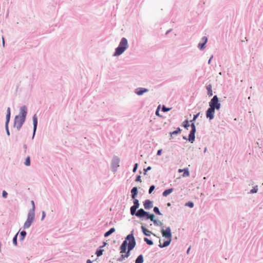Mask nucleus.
<instances>
[{
	"mask_svg": "<svg viewBox=\"0 0 263 263\" xmlns=\"http://www.w3.org/2000/svg\"><path fill=\"white\" fill-rule=\"evenodd\" d=\"M191 250V246L188 248V249L186 250V253L189 254L190 251Z\"/></svg>",
	"mask_w": 263,
	"mask_h": 263,
	"instance_id": "nucleus-55",
	"label": "nucleus"
},
{
	"mask_svg": "<svg viewBox=\"0 0 263 263\" xmlns=\"http://www.w3.org/2000/svg\"><path fill=\"white\" fill-rule=\"evenodd\" d=\"M208 39L206 36H203L201 38V41L198 43V48L200 50H203L205 48V45L206 43L208 42Z\"/></svg>",
	"mask_w": 263,
	"mask_h": 263,
	"instance_id": "nucleus-14",
	"label": "nucleus"
},
{
	"mask_svg": "<svg viewBox=\"0 0 263 263\" xmlns=\"http://www.w3.org/2000/svg\"><path fill=\"white\" fill-rule=\"evenodd\" d=\"M199 115L200 112H198L197 114L194 115L193 119L190 121V122L191 123V130L190 132L188 138H187L186 136H183V140H188L191 143H193L195 140V134L196 132V127L195 124V122L196 119L199 117Z\"/></svg>",
	"mask_w": 263,
	"mask_h": 263,
	"instance_id": "nucleus-2",
	"label": "nucleus"
},
{
	"mask_svg": "<svg viewBox=\"0 0 263 263\" xmlns=\"http://www.w3.org/2000/svg\"><path fill=\"white\" fill-rule=\"evenodd\" d=\"M128 44L126 38L123 37L121 38L120 42L117 47L115 48L114 57H118L121 55L128 48Z\"/></svg>",
	"mask_w": 263,
	"mask_h": 263,
	"instance_id": "nucleus-3",
	"label": "nucleus"
},
{
	"mask_svg": "<svg viewBox=\"0 0 263 263\" xmlns=\"http://www.w3.org/2000/svg\"><path fill=\"white\" fill-rule=\"evenodd\" d=\"M161 232L162 233V236L165 238L172 239V233L171 232V229L170 227H167L164 229L162 228Z\"/></svg>",
	"mask_w": 263,
	"mask_h": 263,
	"instance_id": "nucleus-9",
	"label": "nucleus"
},
{
	"mask_svg": "<svg viewBox=\"0 0 263 263\" xmlns=\"http://www.w3.org/2000/svg\"><path fill=\"white\" fill-rule=\"evenodd\" d=\"M138 163H135L134 165V166H133V172L134 173L136 172V171L138 169Z\"/></svg>",
	"mask_w": 263,
	"mask_h": 263,
	"instance_id": "nucleus-43",
	"label": "nucleus"
},
{
	"mask_svg": "<svg viewBox=\"0 0 263 263\" xmlns=\"http://www.w3.org/2000/svg\"><path fill=\"white\" fill-rule=\"evenodd\" d=\"M5 127L6 132V134L8 136H10V132L9 128V124H5Z\"/></svg>",
	"mask_w": 263,
	"mask_h": 263,
	"instance_id": "nucleus-39",
	"label": "nucleus"
},
{
	"mask_svg": "<svg viewBox=\"0 0 263 263\" xmlns=\"http://www.w3.org/2000/svg\"><path fill=\"white\" fill-rule=\"evenodd\" d=\"M153 211L157 215H162V213L160 212L159 208L157 206L154 207Z\"/></svg>",
	"mask_w": 263,
	"mask_h": 263,
	"instance_id": "nucleus-35",
	"label": "nucleus"
},
{
	"mask_svg": "<svg viewBox=\"0 0 263 263\" xmlns=\"http://www.w3.org/2000/svg\"><path fill=\"white\" fill-rule=\"evenodd\" d=\"M171 107H167L165 105H163V106L161 108V111L163 112H166L171 110Z\"/></svg>",
	"mask_w": 263,
	"mask_h": 263,
	"instance_id": "nucleus-36",
	"label": "nucleus"
},
{
	"mask_svg": "<svg viewBox=\"0 0 263 263\" xmlns=\"http://www.w3.org/2000/svg\"><path fill=\"white\" fill-rule=\"evenodd\" d=\"M162 149H159L157 151V156H160L161 154H162Z\"/></svg>",
	"mask_w": 263,
	"mask_h": 263,
	"instance_id": "nucleus-49",
	"label": "nucleus"
},
{
	"mask_svg": "<svg viewBox=\"0 0 263 263\" xmlns=\"http://www.w3.org/2000/svg\"><path fill=\"white\" fill-rule=\"evenodd\" d=\"M172 31V29H170L169 30H168L166 32H165V35H167V34H168L171 31Z\"/></svg>",
	"mask_w": 263,
	"mask_h": 263,
	"instance_id": "nucleus-52",
	"label": "nucleus"
},
{
	"mask_svg": "<svg viewBox=\"0 0 263 263\" xmlns=\"http://www.w3.org/2000/svg\"><path fill=\"white\" fill-rule=\"evenodd\" d=\"M166 240H164L163 243H161V239H159L160 243L158 245V247L159 248H165V247H168L170 245L172 239H170V238H166Z\"/></svg>",
	"mask_w": 263,
	"mask_h": 263,
	"instance_id": "nucleus-16",
	"label": "nucleus"
},
{
	"mask_svg": "<svg viewBox=\"0 0 263 263\" xmlns=\"http://www.w3.org/2000/svg\"><path fill=\"white\" fill-rule=\"evenodd\" d=\"M150 212L145 211L143 209L141 208L138 210V213L136 215V217L139 218L141 219H145V220L149 219V215L146 214L147 213H149Z\"/></svg>",
	"mask_w": 263,
	"mask_h": 263,
	"instance_id": "nucleus-8",
	"label": "nucleus"
},
{
	"mask_svg": "<svg viewBox=\"0 0 263 263\" xmlns=\"http://www.w3.org/2000/svg\"><path fill=\"white\" fill-rule=\"evenodd\" d=\"M141 177L140 175H137L136 179H135V181L136 182H141Z\"/></svg>",
	"mask_w": 263,
	"mask_h": 263,
	"instance_id": "nucleus-45",
	"label": "nucleus"
},
{
	"mask_svg": "<svg viewBox=\"0 0 263 263\" xmlns=\"http://www.w3.org/2000/svg\"><path fill=\"white\" fill-rule=\"evenodd\" d=\"M107 245V243L105 241H103V245L101 246L100 247H102V248L104 247Z\"/></svg>",
	"mask_w": 263,
	"mask_h": 263,
	"instance_id": "nucleus-54",
	"label": "nucleus"
},
{
	"mask_svg": "<svg viewBox=\"0 0 263 263\" xmlns=\"http://www.w3.org/2000/svg\"><path fill=\"white\" fill-rule=\"evenodd\" d=\"M257 191H258V186H257V185H256V186L253 187V188L250 191V193L254 194V193H257Z\"/></svg>",
	"mask_w": 263,
	"mask_h": 263,
	"instance_id": "nucleus-37",
	"label": "nucleus"
},
{
	"mask_svg": "<svg viewBox=\"0 0 263 263\" xmlns=\"http://www.w3.org/2000/svg\"><path fill=\"white\" fill-rule=\"evenodd\" d=\"M25 121L26 119L21 118L17 116H15L14 119L13 127H16L17 130L19 131L22 128Z\"/></svg>",
	"mask_w": 263,
	"mask_h": 263,
	"instance_id": "nucleus-5",
	"label": "nucleus"
},
{
	"mask_svg": "<svg viewBox=\"0 0 263 263\" xmlns=\"http://www.w3.org/2000/svg\"><path fill=\"white\" fill-rule=\"evenodd\" d=\"M141 230L143 234L146 236H150L151 234H153V233L147 229L144 226H141Z\"/></svg>",
	"mask_w": 263,
	"mask_h": 263,
	"instance_id": "nucleus-20",
	"label": "nucleus"
},
{
	"mask_svg": "<svg viewBox=\"0 0 263 263\" xmlns=\"http://www.w3.org/2000/svg\"><path fill=\"white\" fill-rule=\"evenodd\" d=\"M2 39H3V45L4 47L5 46V41H4V37H3Z\"/></svg>",
	"mask_w": 263,
	"mask_h": 263,
	"instance_id": "nucleus-57",
	"label": "nucleus"
},
{
	"mask_svg": "<svg viewBox=\"0 0 263 263\" xmlns=\"http://www.w3.org/2000/svg\"><path fill=\"white\" fill-rule=\"evenodd\" d=\"M215 110L209 106V107L205 111V116L207 119L210 121L213 120L215 117Z\"/></svg>",
	"mask_w": 263,
	"mask_h": 263,
	"instance_id": "nucleus-11",
	"label": "nucleus"
},
{
	"mask_svg": "<svg viewBox=\"0 0 263 263\" xmlns=\"http://www.w3.org/2000/svg\"><path fill=\"white\" fill-rule=\"evenodd\" d=\"M144 257L142 254H140L137 256L135 260V263H143Z\"/></svg>",
	"mask_w": 263,
	"mask_h": 263,
	"instance_id": "nucleus-27",
	"label": "nucleus"
},
{
	"mask_svg": "<svg viewBox=\"0 0 263 263\" xmlns=\"http://www.w3.org/2000/svg\"><path fill=\"white\" fill-rule=\"evenodd\" d=\"M8 196V193L7 192L4 190L2 192V197L4 198H6Z\"/></svg>",
	"mask_w": 263,
	"mask_h": 263,
	"instance_id": "nucleus-44",
	"label": "nucleus"
},
{
	"mask_svg": "<svg viewBox=\"0 0 263 263\" xmlns=\"http://www.w3.org/2000/svg\"><path fill=\"white\" fill-rule=\"evenodd\" d=\"M166 205H167V206H171V203L170 202H167Z\"/></svg>",
	"mask_w": 263,
	"mask_h": 263,
	"instance_id": "nucleus-58",
	"label": "nucleus"
},
{
	"mask_svg": "<svg viewBox=\"0 0 263 263\" xmlns=\"http://www.w3.org/2000/svg\"><path fill=\"white\" fill-rule=\"evenodd\" d=\"M32 120H33V134H32V138L33 139L35 136V133H36V131L37 129V124H38V119H37V117L36 114H34L33 116Z\"/></svg>",
	"mask_w": 263,
	"mask_h": 263,
	"instance_id": "nucleus-13",
	"label": "nucleus"
},
{
	"mask_svg": "<svg viewBox=\"0 0 263 263\" xmlns=\"http://www.w3.org/2000/svg\"><path fill=\"white\" fill-rule=\"evenodd\" d=\"M104 250L102 249V247H99L96 250L95 254L97 257H100L102 255Z\"/></svg>",
	"mask_w": 263,
	"mask_h": 263,
	"instance_id": "nucleus-26",
	"label": "nucleus"
},
{
	"mask_svg": "<svg viewBox=\"0 0 263 263\" xmlns=\"http://www.w3.org/2000/svg\"><path fill=\"white\" fill-rule=\"evenodd\" d=\"M125 258H126L125 257L124 255H123V254H122V255L120 256V257L117 258V261L121 262V261H123Z\"/></svg>",
	"mask_w": 263,
	"mask_h": 263,
	"instance_id": "nucleus-38",
	"label": "nucleus"
},
{
	"mask_svg": "<svg viewBox=\"0 0 263 263\" xmlns=\"http://www.w3.org/2000/svg\"><path fill=\"white\" fill-rule=\"evenodd\" d=\"M46 217V213L44 211H43L42 212V217H41V220H43L44 218Z\"/></svg>",
	"mask_w": 263,
	"mask_h": 263,
	"instance_id": "nucleus-46",
	"label": "nucleus"
},
{
	"mask_svg": "<svg viewBox=\"0 0 263 263\" xmlns=\"http://www.w3.org/2000/svg\"><path fill=\"white\" fill-rule=\"evenodd\" d=\"M160 107V105H159L158 106V107H157V110H156V115L157 116H158V117H161V116H160V115H159V110H158Z\"/></svg>",
	"mask_w": 263,
	"mask_h": 263,
	"instance_id": "nucleus-48",
	"label": "nucleus"
},
{
	"mask_svg": "<svg viewBox=\"0 0 263 263\" xmlns=\"http://www.w3.org/2000/svg\"><path fill=\"white\" fill-rule=\"evenodd\" d=\"M34 219L35 214L28 213L27 215V218L26 221L24 223L23 228L24 229H27L30 228L32 222L34 221Z\"/></svg>",
	"mask_w": 263,
	"mask_h": 263,
	"instance_id": "nucleus-7",
	"label": "nucleus"
},
{
	"mask_svg": "<svg viewBox=\"0 0 263 263\" xmlns=\"http://www.w3.org/2000/svg\"><path fill=\"white\" fill-rule=\"evenodd\" d=\"M146 214L149 215V219H150L152 221H153L154 220V219H155V216L154 214L149 213H147Z\"/></svg>",
	"mask_w": 263,
	"mask_h": 263,
	"instance_id": "nucleus-40",
	"label": "nucleus"
},
{
	"mask_svg": "<svg viewBox=\"0 0 263 263\" xmlns=\"http://www.w3.org/2000/svg\"><path fill=\"white\" fill-rule=\"evenodd\" d=\"M143 240L149 246H152L154 244L153 241L152 239H149L147 237H144Z\"/></svg>",
	"mask_w": 263,
	"mask_h": 263,
	"instance_id": "nucleus-31",
	"label": "nucleus"
},
{
	"mask_svg": "<svg viewBox=\"0 0 263 263\" xmlns=\"http://www.w3.org/2000/svg\"><path fill=\"white\" fill-rule=\"evenodd\" d=\"M190 176V172L187 168H184L183 169V173L182 176L183 177H189Z\"/></svg>",
	"mask_w": 263,
	"mask_h": 263,
	"instance_id": "nucleus-32",
	"label": "nucleus"
},
{
	"mask_svg": "<svg viewBox=\"0 0 263 263\" xmlns=\"http://www.w3.org/2000/svg\"><path fill=\"white\" fill-rule=\"evenodd\" d=\"M31 203L32 205V208L29 210L28 213L35 214V205L34 201L33 200H31Z\"/></svg>",
	"mask_w": 263,
	"mask_h": 263,
	"instance_id": "nucleus-29",
	"label": "nucleus"
},
{
	"mask_svg": "<svg viewBox=\"0 0 263 263\" xmlns=\"http://www.w3.org/2000/svg\"><path fill=\"white\" fill-rule=\"evenodd\" d=\"M153 223H154V224L156 226H159V220H157V219H154V220L153 221Z\"/></svg>",
	"mask_w": 263,
	"mask_h": 263,
	"instance_id": "nucleus-47",
	"label": "nucleus"
},
{
	"mask_svg": "<svg viewBox=\"0 0 263 263\" xmlns=\"http://www.w3.org/2000/svg\"><path fill=\"white\" fill-rule=\"evenodd\" d=\"M206 149H207L206 147H205V148H204V153H205V152H206Z\"/></svg>",
	"mask_w": 263,
	"mask_h": 263,
	"instance_id": "nucleus-59",
	"label": "nucleus"
},
{
	"mask_svg": "<svg viewBox=\"0 0 263 263\" xmlns=\"http://www.w3.org/2000/svg\"><path fill=\"white\" fill-rule=\"evenodd\" d=\"M19 232H18L14 236L12 239V242L14 246H17V236L18 235Z\"/></svg>",
	"mask_w": 263,
	"mask_h": 263,
	"instance_id": "nucleus-30",
	"label": "nucleus"
},
{
	"mask_svg": "<svg viewBox=\"0 0 263 263\" xmlns=\"http://www.w3.org/2000/svg\"><path fill=\"white\" fill-rule=\"evenodd\" d=\"M28 108L26 105L22 106L20 108L19 114L17 115L21 118L26 119V117L27 115Z\"/></svg>",
	"mask_w": 263,
	"mask_h": 263,
	"instance_id": "nucleus-12",
	"label": "nucleus"
},
{
	"mask_svg": "<svg viewBox=\"0 0 263 263\" xmlns=\"http://www.w3.org/2000/svg\"><path fill=\"white\" fill-rule=\"evenodd\" d=\"M184 205L185 206H187V207H189L190 208H193L194 207V203L192 201H187V202H186L185 203Z\"/></svg>",
	"mask_w": 263,
	"mask_h": 263,
	"instance_id": "nucleus-34",
	"label": "nucleus"
},
{
	"mask_svg": "<svg viewBox=\"0 0 263 263\" xmlns=\"http://www.w3.org/2000/svg\"><path fill=\"white\" fill-rule=\"evenodd\" d=\"M23 148L24 149V152L26 153V151H27V145L26 144H24L23 145Z\"/></svg>",
	"mask_w": 263,
	"mask_h": 263,
	"instance_id": "nucleus-51",
	"label": "nucleus"
},
{
	"mask_svg": "<svg viewBox=\"0 0 263 263\" xmlns=\"http://www.w3.org/2000/svg\"><path fill=\"white\" fill-rule=\"evenodd\" d=\"M136 245V239L134 237V230L128 234L125 238L120 246V253H124V256L127 258L130 255V251L134 249Z\"/></svg>",
	"mask_w": 263,
	"mask_h": 263,
	"instance_id": "nucleus-1",
	"label": "nucleus"
},
{
	"mask_svg": "<svg viewBox=\"0 0 263 263\" xmlns=\"http://www.w3.org/2000/svg\"><path fill=\"white\" fill-rule=\"evenodd\" d=\"M213 58V55H212L211 57L210 58L209 60H208V64H210L212 61V60Z\"/></svg>",
	"mask_w": 263,
	"mask_h": 263,
	"instance_id": "nucleus-50",
	"label": "nucleus"
},
{
	"mask_svg": "<svg viewBox=\"0 0 263 263\" xmlns=\"http://www.w3.org/2000/svg\"><path fill=\"white\" fill-rule=\"evenodd\" d=\"M20 233V240L23 241L27 235V232L25 230H23L21 231V229L19 230Z\"/></svg>",
	"mask_w": 263,
	"mask_h": 263,
	"instance_id": "nucleus-23",
	"label": "nucleus"
},
{
	"mask_svg": "<svg viewBox=\"0 0 263 263\" xmlns=\"http://www.w3.org/2000/svg\"><path fill=\"white\" fill-rule=\"evenodd\" d=\"M120 159L118 157L115 156L111 160V167L114 172L117 171V168L119 166Z\"/></svg>",
	"mask_w": 263,
	"mask_h": 263,
	"instance_id": "nucleus-10",
	"label": "nucleus"
},
{
	"mask_svg": "<svg viewBox=\"0 0 263 263\" xmlns=\"http://www.w3.org/2000/svg\"><path fill=\"white\" fill-rule=\"evenodd\" d=\"M155 185H151L150 186H149V190H148V193L149 194H151L153 191L155 190Z\"/></svg>",
	"mask_w": 263,
	"mask_h": 263,
	"instance_id": "nucleus-42",
	"label": "nucleus"
},
{
	"mask_svg": "<svg viewBox=\"0 0 263 263\" xmlns=\"http://www.w3.org/2000/svg\"><path fill=\"white\" fill-rule=\"evenodd\" d=\"M190 121L187 119H185L182 123V126H183L185 129H187L188 128L191 126V124H190Z\"/></svg>",
	"mask_w": 263,
	"mask_h": 263,
	"instance_id": "nucleus-28",
	"label": "nucleus"
},
{
	"mask_svg": "<svg viewBox=\"0 0 263 263\" xmlns=\"http://www.w3.org/2000/svg\"><path fill=\"white\" fill-rule=\"evenodd\" d=\"M163 225V223L161 221H159L158 226L162 227Z\"/></svg>",
	"mask_w": 263,
	"mask_h": 263,
	"instance_id": "nucleus-56",
	"label": "nucleus"
},
{
	"mask_svg": "<svg viewBox=\"0 0 263 263\" xmlns=\"http://www.w3.org/2000/svg\"><path fill=\"white\" fill-rule=\"evenodd\" d=\"M206 89L207 90V95L209 97H211L213 96V91H212V85L211 84H209L205 86Z\"/></svg>",
	"mask_w": 263,
	"mask_h": 263,
	"instance_id": "nucleus-21",
	"label": "nucleus"
},
{
	"mask_svg": "<svg viewBox=\"0 0 263 263\" xmlns=\"http://www.w3.org/2000/svg\"><path fill=\"white\" fill-rule=\"evenodd\" d=\"M130 193H131L130 196H131L132 198L133 199H137L136 197H137L138 194V187L137 186L133 187L130 190Z\"/></svg>",
	"mask_w": 263,
	"mask_h": 263,
	"instance_id": "nucleus-18",
	"label": "nucleus"
},
{
	"mask_svg": "<svg viewBox=\"0 0 263 263\" xmlns=\"http://www.w3.org/2000/svg\"><path fill=\"white\" fill-rule=\"evenodd\" d=\"M24 164L26 166H29L31 164V161H30V157L29 156H28L25 159V161L24 162Z\"/></svg>",
	"mask_w": 263,
	"mask_h": 263,
	"instance_id": "nucleus-33",
	"label": "nucleus"
},
{
	"mask_svg": "<svg viewBox=\"0 0 263 263\" xmlns=\"http://www.w3.org/2000/svg\"><path fill=\"white\" fill-rule=\"evenodd\" d=\"M181 131H182V129L180 127H177V129L175 130H174L173 132H170V136H171L170 139L173 138V135H178V134H180L181 133Z\"/></svg>",
	"mask_w": 263,
	"mask_h": 263,
	"instance_id": "nucleus-24",
	"label": "nucleus"
},
{
	"mask_svg": "<svg viewBox=\"0 0 263 263\" xmlns=\"http://www.w3.org/2000/svg\"><path fill=\"white\" fill-rule=\"evenodd\" d=\"M152 169V167L150 166H147L146 168H145L143 169V171H144V175H147V172L148 171H150Z\"/></svg>",
	"mask_w": 263,
	"mask_h": 263,
	"instance_id": "nucleus-41",
	"label": "nucleus"
},
{
	"mask_svg": "<svg viewBox=\"0 0 263 263\" xmlns=\"http://www.w3.org/2000/svg\"><path fill=\"white\" fill-rule=\"evenodd\" d=\"M209 106L217 110H219L221 108L220 101L217 95H215L209 102Z\"/></svg>",
	"mask_w": 263,
	"mask_h": 263,
	"instance_id": "nucleus-4",
	"label": "nucleus"
},
{
	"mask_svg": "<svg viewBox=\"0 0 263 263\" xmlns=\"http://www.w3.org/2000/svg\"><path fill=\"white\" fill-rule=\"evenodd\" d=\"M174 189L173 187L166 189L162 192V196L163 197H167L171 193H172L174 191Z\"/></svg>",
	"mask_w": 263,
	"mask_h": 263,
	"instance_id": "nucleus-22",
	"label": "nucleus"
},
{
	"mask_svg": "<svg viewBox=\"0 0 263 263\" xmlns=\"http://www.w3.org/2000/svg\"><path fill=\"white\" fill-rule=\"evenodd\" d=\"M116 230H115V228L112 227V228H111L109 230H108L107 231H106L104 234V237H108V236H109L111 234H112L113 233H114L115 232Z\"/></svg>",
	"mask_w": 263,
	"mask_h": 263,
	"instance_id": "nucleus-25",
	"label": "nucleus"
},
{
	"mask_svg": "<svg viewBox=\"0 0 263 263\" xmlns=\"http://www.w3.org/2000/svg\"><path fill=\"white\" fill-rule=\"evenodd\" d=\"M11 119V109L8 107L7 109V113L6 115V121L5 124H9Z\"/></svg>",
	"mask_w": 263,
	"mask_h": 263,
	"instance_id": "nucleus-19",
	"label": "nucleus"
},
{
	"mask_svg": "<svg viewBox=\"0 0 263 263\" xmlns=\"http://www.w3.org/2000/svg\"><path fill=\"white\" fill-rule=\"evenodd\" d=\"M149 91L148 89L144 87H138L135 89V93L138 96H142Z\"/></svg>",
	"mask_w": 263,
	"mask_h": 263,
	"instance_id": "nucleus-15",
	"label": "nucleus"
},
{
	"mask_svg": "<svg viewBox=\"0 0 263 263\" xmlns=\"http://www.w3.org/2000/svg\"><path fill=\"white\" fill-rule=\"evenodd\" d=\"M140 206L139 201L137 199H133V205L130 208V213L132 216H136L137 215L138 208Z\"/></svg>",
	"mask_w": 263,
	"mask_h": 263,
	"instance_id": "nucleus-6",
	"label": "nucleus"
},
{
	"mask_svg": "<svg viewBox=\"0 0 263 263\" xmlns=\"http://www.w3.org/2000/svg\"><path fill=\"white\" fill-rule=\"evenodd\" d=\"M86 263H93V261L90 259H88L86 260Z\"/></svg>",
	"mask_w": 263,
	"mask_h": 263,
	"instance_id": "nucleus-53",
	"label": "nucleus"
},
{
	"mask_svg": "<svg viewBox=\"0 0 263 263\" xmlns=\"http://www.w3.org/2000/svg\"><path fill=\"white\" fill-rule=\"evenodd\" d=\"M143 206L145 210H149L153 207V201L146 199L143 201Z\"/></svg>",
	"mask_w": 263,
	"mask_h": 263,
	"instance_id": "nucleus-17",
	"label": "nucleus"
}]
</instances>
